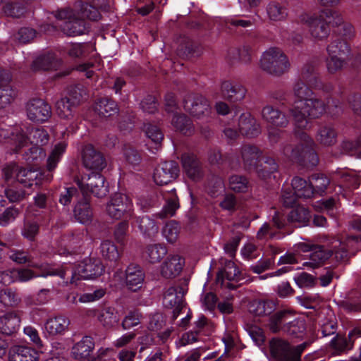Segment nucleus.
<instances>
[{
  "label": "nucleus",
  "mask_w": 361,
  "mask_h": 361,
  "mask_svg": "<svg viewBox=\"0 0 361 361\" xmlns=\"http://www.w3.org/2000/svg\"><path fill=\"white\" fill-rule=\"evenodd\" d=\"M229 188L235 192H246L250 183L248 179L243 175H233L228 179Z\"/></svg>",
  "instance_id": "e2e57ef3"
},
{
  "label": "nucleus",
  "mask_w": 361,
  "mask_h": 361,
  "mask_svg": "<svg viewBox=\"0 0 361 361\" xmlns=\"http://www.w3.org/2000/svg\"><path fill=\"white\" fill-rule=\"evenodd\" d=\"M78 9V14L80 18H87L90 20L97 21L101 18V13L92 4L80 1L75 5Z\"/></svg>",
  "instance_id": "de8ad7c7"
},
{
  "label": "nucleus",
  "mask_w": 361,
  "mask_h": 361,
  "mask_svg": "<svg viewBox=\"0 0 361 361\" xmlns=\"http://www.w3.org/2000/svg\"><path fill=\"white\" fill-rule=\"evenodd\" d=\"M94 348V341L92 337L85 336L72 347V356L76 360L87 359Z\"/></svg>",
  "instance_id": "473e14b6"
},
{
  "label": "nucleus",
  "mask_w": 361,
  "mask_h": 361,
  "mask_svg": "<svg viewBox=\"0 0 361 361\" xmlns=\"http://www.w3.org/2000/svg\"><path fill=\"white\" fill-rule=\"evenodd\" d=\"M307 324L305 319L297 318L283 325V331L295 338H303L306 334Z\"/></svg>",
  "instance_id": "c03bdc74"
},
{
  "label": "nucleus",
  "mask_w": 361,
  "mask_h": 361,
  "mask_svg": "<svg viewBox=\"0 0 361 361\" xmlns=\"http://www.w3.org/2000/svg\"><path fill=\"white\" fill-rule=\"evenodd\" d=\"M178 54L183 57H190L200 52V45L189 37H184L178 48Z\"/></svg>",
  "instance_id": "bf43d9fd"
},
{
  "label": "nucleus",
  "mask_w": 361,
  "mask_h": 361,
  "mask_svg": "<svg viewBox=\"0 0 361 361\" xmlns=\"http://www.w3.org/2000/svg\"><path fill=\"white\" fill-rule=\"evenodd\" d=\"M262 116L266 122L276 127H286L288 122L286 115L272 106H264Z\"/></svg>",
  "instance_id": "c9c22d12"
},
{
  "label": "nucleus",
  "mask_w": 361,
  "mask_h": 361,
  "mask_svg": "<svg viewBox=\"0 0 361 361\" xmlns=\"http://www.w3.org/2000/svg\"><path fill=\"white\" fill-rule=\"evenodd\" d=\"M106 211L111 219H128L132 215L133 203L126 195L116 192L111 196L106 205Z\"/></svg>",
  "instance_id": "9d476101"
},
{
  "label": "nucleus",
  "mask_w": 361,
  "mask_h": 361,
  "mask_svg": "<svg viewBox=\"0 0 361 361\" xmlns=\"http://www.w3.org/2000/svg\"><path fill=\"white\" fill-rule=\"evenodd\" d=\"M342 307L348 313L361 312V291L353 290L348 298L342 301Z\"/></svg>",
  "instance_id": "603ef678"
},
{
  "label": "nucleus",
  "mask_w": 361,
  "mask_h": 361,
  "mask_svg": "<svg viewBox=\"0 0 361 361\" xmlns=\"http://www.w3.org/2000/svg\"><path fill=\"white\" fill-rule=\"evenodd\" d=\"M63 32L68 36L82 35L90 28L89 23L85 19L73 18L71 20H66L60 25Z\"/></svg>",
  "instance_id": "f704fd0d"
},
{
  "label": "nucleus",
  "mask_w": 361,
  "mask_h": 361,
  "mask_svg": "<svg viewBox=\"0 0 361 361\" xmlns=\"http://www.w3.org/2000/svg\"><path fill=\"white\" fill-rule=\"evenodd\" d=\"M50 221V214L45 212L42 214H35L32 218L24 220L21 234L29 241H34L39 233L40 226H47Z\"/></svg>",
  "instance_id": "2eb2a0df"
},
{
  "label": "nucleus",
  "mask_w": 361,
  "mask_h": 361,
  "mask_svg": "<svg viewBox=\"0 0 361 361\" xmlns=\"http://www.w3.org/2000/svg\"><path fill=\"white\" fill-rule=\"evenodd\" d=\"M143 131L146 136L155 145V148L161 146L164 140V133L156 124L147 123L144 124Z\"/></svg>",
  "instance_id": "4d7b16f0"
},
{
  "label": "nucleus",
  "mask_w": 361,
  "mask_h": 361,
  "mask_svg": "<svg viewBox=\"0 0 361 361\" xmlns=\"http://www.w3.org/2000/svg\"><path fill=\"white\" fill-rule=\"evenodd\" d=\"M307 128H298L295 126V136L299 143L294 147L290 145H286L283 153L292 161L300 165L315 166L319 163V157L313 148V140L305 131Z\"/></svg>",
  "instance_id": "39448f33"
},
{
  "label": "nucleus",
  "mask_w": 361,
  "mask_h": 361,
  "mask_svg": "<svg viewBox=\"0 0 361 361\" xmlns=\"http://www.w3.org/2000/svg\"><path fill=\"white\" fill-rule=\"evenodd\" d=\"M301 77L305 82L300 80L294 85V94L298 99L290 109V113L296 128H310L311 120L320 117L326 111V104L321 99L312 97L314 93L311 88L329 92L331 87L321 81L312 62L304 65Z\"/></svg>",
  "instance_id": "f03ea898"
},
{
  "label": "nucleus",
  "mask_w": 361,
  "mask_h": 361,
  "mask_svg": "<svg viewBox=\"0 0 361 361\" xmlns=\"http://www.w3.org/2000/svg\"><path fill=\"white\" fill-rule=\"evenodd\" d=\"M78 105L73 104L65 97H62L56 102V110L59 116L63 119H71L76 113Z\"/></svg>",
  "instance_id": "09e8293b"
},
{
  "label": "nucleus",
  "mask_w": 361,
  "mask_h": 361,
  "mask_svg": "<svg viewBox=\"0 0 361 361\" xmlns=\"http://www.w3.org/2000/svg\"><path fill=\"white\" fill-rule=\"evenodd\" d=\"M240 274V271L231 260H225L224 266L221 269L216 275L218 282L223 283L225 279L228 281L237 280Z\"/></svg>",
  "instance_id": "49530a36"
},
{
  "label": "nucleus",
  "mask_w": 361,
  "mask_h": 361,
  "mask_svg": "<svg viewBox=\"0 0 361 361\" xmlns=\"http://www.w3.org/2000/svg\"><path fill=\"white\" fill-rule=\"evenodd\" d=\"M310 211L300 204L293 208L288 214L274 209L271 221L279 230H284L289 235L293 231L290 224L298 223L305 226L310 221Z\"/></svg>",
  "instance_id": "0eeeda50"
},
{
  "label": "nucleus",
  "mask_w": 361,
  "mask_h": 361,
  "mask_svg": "<svg viewBox=\"0 0 361 361\" xmlns=\"http://www.w3.org/2000/svg\"><path fill=\"white\" fill-rule=\"evenodd\" d=\"M271 223L273 222L271 221ZM274 227L278 229L274 225L271 226L270 224L264 223L257 231V238L259 240H267L268 238L281 239L287 235L286 231L283 230V232H276L274 231Z\"/></svg>",
  "instance_id": "052dcab7"
},
{
  "label": "nucleus",
  "mask_w": 361,
  "mask_h": 361,
  "mask_svg": "<svg viewBox=\"0 0 361 361\" xmlns=\"http://www.w3.org/2000/svg\"><path fill=\"white\" fill-rule=\"evenodd\" d=\"M27 114L28 118L34 122L44 123L51 117V108L42 99H32L27 105Z\"/></svg>",
  "instance_id": "f3484780"
},
{
  "label": "nucleus",
  "mask_w": 361,
  "mask_h": 361,
  "mask_svg": "<svg viewBox=\"0 0 361 361\" xmlns=\"http://www.w3.org/2000/svg\"><path fill=\"white\" fill-rule=\"evenodd\" d=\"M209 161L211 164H216L222 169L230 168L235 169L239 166L240 162L238 159L234 160L230 154L223 155L219 149H211L209 152Z\"/></svg>",
  "instance_id": "72a5a7b5"
},
{
  "label": "nucleus",
  "mask_w": 361,
  "mask_h": 361,
  "mask_svg": "<svg viewBox=\"0 0 361 361\" xmlns=\"http://www.w3.org/2000/svg\"><path fill=\"white\" fill-rule=\"evenodd\" d=\"M20 301V298L18 295L11 288H5L0 291V302L4 306H16Z\"/></svg>",
  "instance_id": "338daca9"
},
{
  "label": "nucleus",
  "mask_w": 361,
  "mask_h": 361,
  "mask_svg": "<svg viewBox=\"0 0 361 361\" xmlns=\"http://www.w3.org/2000/svg\"><path fill=\"white\" fill-rule=\"evenodd\" d=\"M73 218L75 221L83 224L89 225L93 219V210L88 197H82L75 203L73 210Z\"/></svg>",
  "instance_id": "5701e85b"
},
{
  "label": "nucleus",
  "mask_w": 361,
  "mask_h": 361,
  "mask_svg": "<svg viewBox=\"0 0 361 361\" xmlns=\"http://www.w3.org/2000/svg\"><path fill=\"white\" fill-rule=\"evenodd\" d=\"M310 182L313 186L314 195L322 196L328 192L331 185V179L323 173H314L309 177Z\"/></svg>",
  "instance_id": "a19ab883"
},
{
  "label": "nucleus",
  "mask_w": 361,
  "mask_h": 361,
  "mask_svg": "<svg viewBox=\"0 0 361 361\" xmlns=\"http://www.w3.org/2000/svg\"><path fill=\"white\" fill-rule=\"evenodd\" d=\"M139 229L145 238H152L158 232V226L154 220L149 216H143L137 220Z\"/></svg>",
  "instance_id": "5fc2aeb1"
},
{
  "label": "nucleus",
  "mask_w": 361,
  "mask_h": 361,
  "mask_svg": "<svg viewBox=\"0 0 361 361\" xmlns=\"http://www.w3.org/2000/svg\"><path fill=\"white\" fill-rule=\"evenodd\" d=\"M167 248L164 244L156 243L148 245L145 248V256L151 264L159 262L167 254Z\"/></svg>",
  "instance_id": "a18cd8bd"
},
{
  "label": "nucleus",
  "mask_w": 361,
  "mask_h": 361,
  "mask_svg": "<svg viewBox=\"0 0 361 361\" xmlns=\"http://www.w3.org/2000/svg\"><path fill=\"white\" fill-rule=\"evenodd\" d=\"M238 132L244 137L254 138L261 133V127L250 112L242 113L238 118Z\"/></svg>",
  "instance_id": "412c9836"
},
{
  "label": "nucleus",
  "mask_w": 361,
  "mask_h": 361,
  "mask_svg": "<svg viewBox=\"0 0 361 361\" xmlns=\"http://www.w3.org/2000/svg\"><path fill=\"white\" fill-rule=\"evenodd\" d=\"M241 157L243 160L245 169L248 172H252L253 169L261 160L262 152L255 145H244L241 149Z\"/></svg>",
  "instance_id": "2f4dec72"
},
{
  "label": "nucleus",
  "mask_w": 361,
  "mask_h": 361,
  "mask_svg": "<svg viewBox=\"0 0 361 361\" xmlns=\"http://www.w3.org/2000/svg\"><path fill=\"white\" fill-rule=\"evenodd\" d=\"M21 131L20 126L12 124L6 125L0 122V142H6L13 145L15 153H20L22 149V142L24 140Z\"/></svg>",
  "instance_id": "a211bd4d"
},
{
  "label": "nucleus",
  "mask_w": 361,
  "mask_h": 361,
  "mask_svg": "<svg viewBox=\"0 0 361 361\" xmlns=\"http://www.w3.org/2000/svg\"><path fill=\"white\" fill-rule=\"evenodd\" d=\"M349 255L348 245L345 242L338 241V245H334V249H327L324 246H320L316 249L311 256L314 264L323 263L326 260L334 257L337 262L345 260Z\"/></svg>",
  "instance_id": "9b49d317"
},
{
  "label": "nucleus",
  "mask_w": 361,
  "mask_h": 361,
  "mask_svg": "<svg viewBox=\"0 0 361 361\" xmlns=\"http://www.w3.org/2000/svg\"><path fill=\"white\" fill-rule=\"evenodd\" d=\"M336 137L334 128L329 124H325L319 127L317 139L321 144L330 146L336 142Z\"/></svg>",
  "instance_id": "3c124183"
},
{
  "label": "nucleus",
  "mask_w": 361,
  "mask_h": 361,
  "mask_svg": "<svg viewBox=\"0 0 361 361\" xmlns=\"http://www.w3.org/2000/svg\"><path fill=\"white\" fill-rule=\"evenodd\" d=\"M45 157L44 150L37 145H32L23 154L25 161L29 164H38Z\"/></svg>",
  "instance_id": "0e129e2a"
},
{
  "label": "nucleus",
  "mask_w": 361,
  "mask_h": 361,
  "mask_svg": "<svg viewBox=\"0 0 361 361\" xmlns=\"http://www.w3.org/2000/svg\"><path fill=\"white\" fill-rule=\"evenodd\" d=\"M94 110L101 117L104 118L111 116L118 112L117 103L107 97L98 99Z\"/></svg>",
  "instance_id": "58836bf2"
},
{
  "label": "nucleus",
  "mask_w": 361,
  "mask_h": 361,
  "mask_svg": "<svg viewBox=\"0 0 361 361\" xmlns=\"http://www.w3.org/2000/svg\"><path fill=\"white\" fill-rule=\"evenodd\" d=\"M82 164L90 173H101L106 166L104 154L92 145H86L82 150Z\"/></svg>",
  "instance_id": "4468645a"
},
{
  "label": "nucleus",
  "mask_w": 361,
  "mask_h": 361,
  "mask_svg": "<svg viewBox=\"0 0 361 361\" xmlns=\"http://www.w3.org/2000/svg\"><path fill=\"white\" fill-rule=\"evenodd\" d=\"M2 176L6 187L4 194L9 202H19L25 195V188L41 184V173L32 169L24 168L15 162L6 164L2 169Z\"/></svg>",
  "instance_id": "7ed1b4c3"
},
{
  "label": "nucleus",
  "mask_w": 361,
  "mask_h": 361,
  "mask_svg": "<svg viewBox=\"0 0 361 361\" xmlns=\"http://www.w3.org/2000/svg\"><path fill=\"white\" fill-rule=\"evenodd\" d=\"M69 320L64 316L59 315L47 320L44 328L50 336L62 335L69 326Z\"/></svg>",
  "instance_id": "e433bc0d"
},
{
  "label": "nucleus",
  "mask_w": 361,
  "mask_h": 361,
  "mask_svg": "<svg viewBox=\"0 0 361 361\" xmlns=\"http://www.w3.org/2000/svg\"><path fill=\"white\" fill-rule=\"evenodd\" d=\"M185 259L179 255H169L161 266V276L167 279H174L183 270Z\"/></svg>",
  "instance_id": "b1692460"
},
{
  "label": "nucleus",
  "mask_w": 361,
  "mask_h": 361,
  "mask_svg": "<svg viewBox=\"0 0 361 361\" xmlns=\"http://www.w3.org/2000/svg\"><path fill=\"white\" fill-rule=\"evenodd\" d=\"M24 334L29 337L30 341L33 343L35 349L44 353L47 348L41 339L38 331L32 326H26L23 329Z\"/></svg>",
  "instance_id": "69168bd1"
},
{
  "label": "nucleus",
  "mask_w": 361,
  "mask_h": 361,
  "mask_svg": "<svg viewBox=\"0 0 361 361\" xmlns=\"http://www.w3.org/2000/svg\"><path fill=\"white\" fill-rule=\"evenodd\" d=\"M183 167L188 176L194 180H200L204 176V171L198 159L192 154L185 153L181 157Z\"/></svg>",
  "instance_id": "bb28decb"
},
{
  "label": "nucleus",
  "mask_w": 361,
  "mask_h": 361,
  "mask_svg": "<svg viewBox=\"0 0 361 361\" xmlns=\"http://www.w3.org/2000/svg\"><path fill=\"white\" fill-rule=\"evenodd\" d=\"M20 325L19 315L13 312H6L0 316V334L12 336L16 334Z\"/></svg>",
  "instance_id": "7c9ffc66"
},
{
  "label": "nucleus",
  "mask_w": 361,
  "mask_h": 361,
  "mask_svg": "<svg viewBox=\"0 0 361 361\" xmlns=\"http://www.w3.org/2000/svg\"><path fill=\"white\" fill-rule=\"evenodd\" d=\"M83 195L80 189L75 187L66 188L60 194L59 202L63 206H68L72 201L75 203Z\"/></svg>",
  "instance_id": "680f3d73"
},
{
  "label": "nucleus",
  "mask_w": 361,
  "mask_h": 361,
  "mask_svg": "<svg viewBox=\"0 0 361 361\" xmlns=\"http://www.w3.org/2000/svg\"><path fill=\"white\" fill-rule=\"evenodd\" d=\"M145 278V272L138 264L131 263L125 271V284L132 292H136L142 287Z\"/></svg>",
  "instance_id": "4be33fe9"
},
{
  "label": "nucleus",
  "mask_w": 361,
  "mask_h": 361,
  "mask_svg": "<svg viewBox=\"0 0 361 361\" xmlns=\"http://www.w3.org/2000/svg\"><path fill=\"white\" fill-rule=\"evenodd\" d=\"M12 76L8 70L0 68V109L11 104L17 96V92L11 85Z\"/></svg>",
  "instance_id": "6ab92c4d"
},
{
  "label": "nucleus",
  "mask_w": 361,
  "mask_h": 361,
  "mask_svg": "<svg viewBox=\"0 0 361 361\" xmlns=\"http://www.w3.org/2000/svg\"><path fill=\"white\" fill-rule=\"evenodd\" d=\"M179 207L180 205L178 196L176 194H172L171 197L166 200L161 212L159 214V217L160 219H164L167 216H173Z\"/></svg>",
  "instance_id": "774afa93"
},
{
  "label": "nucleus",
  "mask_w": 361,
  "mask_h": 361,
  "mask_svg": "<svg viewBox=\"0 0 361 361\" xmlns=\"http://www.w3.org/2000/svg\"><path fill=\"white\" fill-rule=\"evenodd\" d=\"M185 294V290L181 286H171L164 293L163 304L167 307L172 309L176 305L184 302L183 296Z\"/></svg>",
  "instance_id": "79ce46f5"
},
{
  "label": "nucleus",
  "mask_w": 361,
  "mask_h": 361,
  "mask_svg": "<svg viewBox=\"0 0 361 361\" xmlns=\"http://www.w3.org/2000/svg\"><path fill=\"white\" fill-rule=\"evenodd\" d=\"M302 20L305 21L312 37L319 40L326 39L331 27H333V34L336 37L327 47L326 66L330 73L340 71L350 51L346 39L353 36V25L344 22L342 16L331 8L323 9L318 15H305Z\"/></svg>",
  "instance_id": "f257e3e1"
},
{
  "label": "nucleus",
  "mask_w": 361,
  "mask_h": 361,
  "mask_svg": "<svg viewBox=\"0 0 361 361\" xmlns=\"http://www.w3.org/2000/svg\"><path fill=\"white\" fill-rule=\"evenodd\" d=\"M39 353L31 346L14 345L8 350V361H38Z\"/></svg>",
  "instance_id": "393cba45"
},
{
  "label": "nucleus",
  "mask_w": 361,
  "mask_h": 361,
  "mask_svg": "<svg viewBox=\"0 0 361 361\" xmlns=\"http://www.w3.org/2000/svg\"><path fill=\"white\" fill-rule=\"evenodd\" d=\"M361 337V329L353 328L350 331L348 337L340 336L338 334L331 341V345L339 351H348L353 347L356 338Z\"/></svg>",
  "instance_id": "c756f323"
},
{
  "label": "nucleus",
  "mask_w": 361,
  "mask_h": 361,
  "mask_svg": "<svg viewBox=\"0 0 361 361\" xmlns=\"http://www.w3.org/2000/svg\"><path fill=\"white\" fill-rule=\"evenodd\" d=\"M66 148L67 144L64 142H60L55 145L47 158V168L49 171L51 172L56 168L58 163L61 161Z\"/></svg>",
  "instance_id": "8fccbe9b"
},
{
  "label": "nucleus",
  "mask_w": 361,
  "mask_h": 361,
  "mask_svg": "<svg viewBox=\"0 0 361 361\" xmlns=\"http://www.w3.org/2000/svg\"><path fill=\"white\" fill-rule=\"evenodd\" d=\"M78 188L83 195L89 197L90 194L102 198L109 192V186L106 185L105 178L101 173H90L82 176L81 180L77 181Z\"/></svg>",
  "instance_id": "1a4fd4ad"
},
{
  "label": "nucleus",
  "mask_w": 361,
  "mask_h": 361,
  "mask_svg": "<svg viewBox=\"0 0 361 361\" xmlns=\"http://www.w3.org/2000/svg\"><path fill=\"white\" fill-rule=\"evenodd\" d=\"M184 108L197 118L208 117L212 112L209 101L202 94H191L183 99Z\"/></svg>",
  "instance_id": "f8f14e48"
},
{
  "label": "nucleus",
  "mask_w": 361,
  "mask_h": 361,
  "mask_svg": "<svg viewBox=\"0 0 361 361\" xmlns=\"http://www.w3.org/2000/svg\"><path fill=\"white\" fill-rule=\"evenodd\" d=\"M171 124L176 131L184 135H191L194 132L192 120L184 114L176 113L172 118Z\"/></svg>",
  "instance_id": "ea45409f"
},
{
  "label": "nucleus",
  "mask_w": 361,
  "mask_h": 361,
  "mask_svg": "<svg viewBox=\"0 0 361 361\" xmlns=\"http://www.w3.org/2000/svg\"><path fill=\"white\" fill-rule=\"evenodd\" d=\"M260 66L268 73L279 76L288 71L290 63L287 56L280 49L271 47L263 53Z\"/></svg>",
  "instance_id": "6e6552de"
},
{
  "label": "nucleus",
  "mask_w": 361,
  "mask_h": 361,
  "mask_svg": "<svg viewBox=\"0 0 361 361\" xmlns=\"http://www.w3.org/2000/svg\"><path fill=\"white\" fill-rule=\"evenodd\" d=\"M104 271V267L100 259L86 258L75 265H61L50 268L43 276H59L63 283H76L79 280L94 279Z\"/></svg>",
  "instance_id": "20e7f679"
},
{
  "label": "nucleus",
  "mask_w": 361,
  "mask_h": 361,
  "mask_svg": "<svg viewBox=\"0 0 361 361\" xmlns=\"http://www.w3.org/2000/svg\"><path fill=\"white\" fill-rule=\"evenodd\" d=\"M271 356L277 361H300L293 352L288 342L279 338H273L269 341Z\"/></svg>",
  "instance_id": "dca6fc26"
},
{
  "label": "nucleus",
  "mask_w": 361,
  "mask_h": 361,
  "mask_svg": "<svg viewBox=\"0 0 361 361\" xmlns=\"http://www.w3.org/2000/svg\"><path fill=\"white\" fill-rule=\"evenodd\" d=\"M205 190L212 197L217 196L224 188L223 179L215 174H210L207 176L205 185Z\"/></svg>",
  "instance_id": "13d9d810"
},
{
  "label": "nucleus",
  "mask_w": 361,
  "mask_h": 361,
  "mask_svg": "<svg viewBox=\"0 0 361 361\" xmlns=\"http://www.w3.org/2000/svg\"><path fill=\"white\" fill-rule=\"evenodd\" d=\"M180 169L176 161L160 163L154 171L153 178L157 185H164L174 180L179 175Z\"/></svg>",
  "instance_id": "ddd939ff"
},
{
  "label": "nucleus",
  "mask_w": 361,
  "mask_h": 361,
  "mask_svg": "<svg viewBox=\"0 0 361 361\" xmlns=\"http://www.w3.org/2000/svg\"><path fill=\"white\" fill-rule=\"evenodd\" d=\"M220 93L224 99L231 103H235L240 102L245 98L247 90L238 82L225 80L221 82Z\"/></svg>",
  "instance_id": "aec40b11"
},
{
  "label": "nucleus",
  "mask_w": 361,
  "mask_h": 361,
  "mask_svg": "<svg viewBox=\"0 0 361 361\" xmlns=\"http://www.w3.org/2000/svg\"><path fill=\"white\" fill-rule=\"evenodd\" d=\"M269 19L271 21L284 20L288 14V9L283 3L277 1H271L266 7Z\"/></svg>",
  "instance_id": "37998d69"
},
{
  "label": "nucleus",
  "mask_w": 361,
  "mask_h": 361,
  "mask_svg": "<svg viewBox=\"0 0 361 361\" xmlns=\"http://www.w3.org/2000/svg\"><path fill=\"white\" fill-rule=\"evenodd\" d=\"M99 248L100 252L105 259L114 264L119 259L120 252L118 247L111 240L102 241Z\"/></svg>",
  "instance_id": "864d4df0"
},
{
  "label": "nucleus",
  "mask_w": 361,
  "mask_h": 361,
  "mask_svg": "<svg viewBox=\"0 0 361 361\" xmlns=\"http://www.w3.org/2000/svg\"><path fill=\"white\" fill-rule=\"evenodd\" d=\"M87 90L82 84L78 83L68 87L67 94L65 96L68 100L79 106L87 97Z\"/></svg>",
  "instance_id": "6e6d98bb"
},
{
  "label": "nucleus",
  "mask_w": 361,
  "mask_h": 361,
  "mask_svg": "<svg viewBox=\"0 0 361 361\" xmlns=\"http://www.w3.org/2000/svg\"><path fill=\"white\" fill-rule=\"evenodd\" d=\"M276 310V303L270 300H255L250 304L249 310L255 316L267 317V327L272 333L283 331V324L293 316L288 310Z\"/></svg>",
  "instance_id": "423d86ee"
},
{
  "label": "nucleus",
  "mask_w": 361,
  "mask_h": 361,
  "mask_svg": "<svg viewBox=\"0 0 361 361\" xmlns=\"http://www.w3.org/2000/svg\"><path fill=\"white\" fill-rule=\"evenodd\" d=\"M21 135L24 137V140L22 142V148L28 143L39 146V145L46 144L49 140V134L43 128L23 126V127H21Z\"/></svg>",
  "instance_id": "a878e982"
},
{
  "label": "nucleus",
  "mask_w": 361,
  "mask_h": 361,
  "mask_svg": "<svg viewBox=\"0 0 361 361\" xmlns=\"http://www.w3.org/2000/svg\"><path fill=\"white\" fill-rule=\"evenodd\" d=\"M62 61L55 54L48 53L38 56L32 63V71L58 70L61 66Z\"/></svg>",
  "instance_id": "cd10ccee"
},
{
  "label": "nucleus",
  "mask_w": 361,
  "mask_h": 361,
  "mask_svg": "<svg viewBox=\"0 0 361 361\" xmlns=\"http://www.w3.org/2000/svg\"><path fill=\"white\" fill-rule=\"evenodd\" d=\"M279 165L276 160L269 157H263L253 169L252 173L263 180L270 178L272 176L276 178L274 173L277 172Z\"/></svg>",
  "instance_id": "c85d7f7f"
},
{
  "label": "nucleus",
  "mask_w": 361,
  "mask_h": 361,
  "mask_svg": "<svg viewBox=\"0 0 361 361\" xmlns=\"http://www.w3.org/2000/svg\"><path fill=\"white\" fill-rule=\"evenodd\" d=\"M312 187L309 179L307 180L302 178L295 176L291 181V188L300 199L306 200L314 197V190Z\"/></svg>",
  "instance_id": "4c0bfd02"
}]
</instances>
